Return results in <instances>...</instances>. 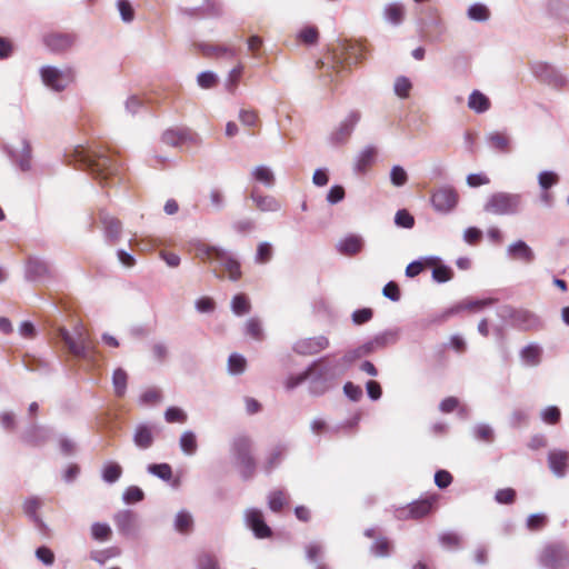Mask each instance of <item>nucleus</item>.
Wrapping results in <instances>:
<instances>
[{"mask_svg":"<svg viewBox=\"0 0 569 569\" xmlns=\"http://www.w3.org/2000/svg\"><path fill=\"white\" fill-rule=\"evenodd\" d=\"M253 442L249 436H236L230 445V453L243 480L251 479L256 473L257 462L252 456Z\"/></svg>","mask_w":569,"mask_h":569,"instance_id":"nucleus-3","label":"nucleus"},{"mask_svg":"<svg viewBox=\"0 0 569 569\" xmlns=\"http://www.w3.org/2000/svg\"><path fill=\"white\" fill-rule=\"evenodd\" d=\"M114 525L118 531L127 537L133 536L138 530L139 517L129 509L120 510L113 516Z\"/></svg>","mask_w":569,"mask_h":569,"instance_id":"nucleus-19","label":"nucleus"},{"mask_svg":"<svg viewBox=\"0 0 569 569\" xmlns=\"http://www.w3.org/2000/svg\"><path fill=\"white\" fill-rule=\"evenodd\" d=\"M133 442L140 449H148L153 443L152 427L147 423H140L136 427L133 433Z\"/></svg>","mask_w":569,"mask_h":569,"instance_id":"nucleus-26","label":"nucleus"},{"mask_svg":"<svg viewBox=\"0 0 569 569\" xmlns=\"http://www.w3.org/2000/svg\"><path fill=\"white\" fill-rule=\"evenodd\" d=\"M523 209L521 193L498 191L490 194L483 204V211L495 216H515Z\"/></svg>","mask_w":569,"mask_h":569,"instance_id":"nucleus-4","label":"nucleus"},{"mask_svg":"<svg viewBox=\"0 0 569 569\" xmlns=\"http://www.w3.org/2000/svg\"><path fill=\"white\" fill-rule=\"evenodd\" d=\"M467 16L472 21L486 22L490 18V11L483 3L476 2L468 8Z\"/></svg>","mask_w":569,"mask_h":569,"instance_id":"nucleus-40","label":"nucleus"},{"mask_svg":"<svg viewBox=\"0 0 569 569\" xmlns=\"http://www.w3.org/2000/svg\"><path fill=\"white\" fill-rule=\"evenodd\" d=\"M287 446L282 443L277 445L274 448H272L266 459L263 470L267 473H270L276 467H278L281 463L283 457L287 453Z\"/></svg>","mask_w":569,"mask_h":569,"instance_id":"nucleus-31","label":"nucleus"},{"mask_svg":"<svg viewBox=\"0 0 569 569\" xmlns=\"http://www.w3.org/2000/svg\"><path fill=\"white\" fill-rule=\"evenodd\" d=\"M411 88H412V83L409 78H407L405 76H399L396 78L395 84H393V91L399 98H401V99L408 98Z\"/></svg>","mask_w":569,"mask_h":569,"instance_id":"nucleus-48","label":"nucleus"},{"mask_svg":"<svg viewBox=\"0 0 569 569\" xmlns=\"http://www.w3.org/2000/svg\"><path fill=\"white\" fill-rule=\"evenodd\" d=\"M501 318L509 320L510 325L521 331H537L543 328L542 319L527 309H516L505 306L500 310Z\"/></svg>","mask_w":569,"mask_h":569,"instance_id":"nucleus-5","label":"nucleus"},{"mask_svg":"<svg viewBox=\"0 0 569 569\" xmlns=\"http://www.w3.org/2000/svg\"><path fill=\"white\" fill-rule=\"evenodd\" d=\"M360 118L361 113L359 111L352 110L349 112V114L341 121L338 128L333 130L329 136L330 143L333 146L346 143L353 132Z\"/></svg>","mask_w":569,"mask_h":569,"instance_id":"nucleus-12","label":"nucleus"},{"mask_svg":"<svg viewBox=\"0 0 569 569\" xmlns=\"http://www.w3.org/2000/svg\"><path fill=\"white\" fill-rule=\"evenodd\" d=\"M51 437V429L37 423H31L21 433V441L31 447L43 446Z\"/></svg>","mask_w":569,"mask_h":569,"instance_id":"nucleus-18","label":"nucleus"},{"mask_svg":"<svg viewBox=\"0 0 569 569\" xmlns=\"http://www.w3.org/2000/svg\"><path fill=\"white\" fill-rule=\"evenodd\" d=\"M385 19L391 24L398 26L403 20V7L400 3L393 2L385 7Z\"/></svg>","mask_w":569,"mask_h":569,"instance_id":"nucleus-36","label":"nucleus"},{"mask_svg":"<svg viewBox=\"0 0 569 569\" xmlns=\"http://www.w3.org/2000/svg\"><path fill=\"white\" fill-rule=\"evenodd\" d=\"M430 202L437 213L448 214L458 206L459 194L452 186L445 184L431 192Z\"/></svg>","mask_w":569,"mask_h":569,"instance_id":"nucleus-9","label":"nucleus"},{"mask_svg":"<svg viewBox=\"0 0 569 569\" xmlns=\"http://www.w3.org/2000/svg\"><path fill=\"white\" fill-rule=\"evenodd\" d=\"M179 446L184 455L193 456L198 449L196 433L191 430L183 431L179 439Z\"/></svg>","mask_w":569,"mask_h":569,"instance_id":"nucleus-34","label":"nucleus"},{"mask_svg":"<svg viewBox=\"0 0 569 569\" xmlns=\"http://www.w3.org/2000/svg\"><path fill=\"white\" fill-rule=\"evenodd\" d=\"M372 317L373 311L371 308L357 309L351 315L352 322L357 326L369 322L372 319Z\"/></svg>","mask_w":569,"mask_h":569,"instance_id":"nucleus-63","label":"nucleus"},{"mask_svg":"<svg viewBox=\"0 0 569 569\" xmlns=\"http://www.w3.org/2000/svg\"><path fill=\"white\" fill-rule=\"evenodd\" d=\"M117 8L124 22H131L134 19V10L128 0H118Z\"/></svg>","mask_w":569,"mask_h":569,"instance_id":"nucleus-62","label":"nucleus"},{"mask_svg":"<svg viewBox=\"0 0 569 569\" xmlns=\"http://www.w3.org/2000/svg\"><path fill=\"white\" fill-rule=\"evenodd\" d=\"M100 221L103 226L107 240L110 242L119 240L122 230L120 220L110 216L106 211H100Z\"/></svg>","mask_w":569,"mask_h":569,"instance_id":"nucleus-24","label":"nucleus"},{"mask_svg":"<svg viewBox=\"0 0 569 569\" xmlns=\"http://www.w3.org/2000/svg\"><path fill=\"white\" fill-rule=\"evenodd\" d=\"M24 276L28 281L43 282L52 278V270L47 261L30 257L26 263Z\"/></svg>","mask_w":569,"mask_h":569,"instance_id":"nucleus-13","label":"nucleus"},{"mask_svg":"<svg viewBox=\"0 0 569 569\" xmlns=\"http://www.w3.org/2000/svg\"><path fill=\"white\" fill-rule=\"evenodd\" d=\"M329 345V339L326 336H317L296 341L292 349L301 356H313L326 350Z\"/></svg>","mask_w":569,"mask_h":569,"instance_id":"nucleus-15","label":"nucleus"},{"mask_svg":"<svg viewBox=\"0 0 569 569\" xmlns=\"http://www.w3.org/2000/svg\"><path fill=\"white\" fill-rule=\"evenodd\" d=\"M78 41L74 32H51L43 37V44L53 53H63L70 50Z\"/></svg>","mask_w":569,"mask_h":569,"instance_id":"nucleus-11","label":"nucleus"},{"mask_svg":"<svg viewBox=\"0 0 569 569\" xmlns=\"http://www.w3.org/2000/svg\"><path fill=\"white\" fill-rule=\"evenodd\" d=\"M493 302H495L493 299H482V300L465 299V300L457 302L452 307L446 309L442 313V318L448 319V318H450L455 315H458L462 311H478L487 306L492 305Z\"/></svg>","mask_w":569,"mask_h":569,"instance_id":"nucleus-21","label":"nucleus"},{"mask_svg":"<svg viewBox=\"0 0 569 569\" xmlns=\"http://www.w3.org/2000/svg\"><path fill=\"white\" fill-rule=\"evenodd\" d=\"M120 555V549L117 547H110L104 550L93 551L91 552L90 558L104 565L109 559L114 558Z\"/></svg>","mask_w":569,"mask_h":569,"instance_id":"nucleus-51","label":"nucleus"},{"mask_svg":"<svg viewBox=\"0 0 569 569\" xmlns=\"http://www.w3.org/2000/svg\"><path fill=\"white\" fill-rule=\"evenodd\" d=\"M475 439L485 442H492L495 438L493 429L487 423H477L472 428Z\"/></svg>","mask_w":569,"mask_h":569,"instance_id":"nucleus-46","label":"nucleus"},{"mask_svg":"<svg viewBox=\"0 0 569 569\" xmlns=\"http://www.w3.org/2000/svg\"><path fill=\"white\" fill-rule=\"evenodd\" d=\"M68 158L70 162L73 161L79 167L89 170L97 179L101 180L116 176L120 169V163L103 151L78 147Z\"/></svg>","mask_w":569,"mask_h":569,"instance_id":"nucleus-1","label":"nucleus"},{"mask_svg":"<svg viewBox=\"0 0 569 569\" xmlns=\"http://www.w3.org/2000/svg\"><path fill=\"white\" fill-rule=\"evenodd\" d=\"M247 361L240 353H231L228 359V369L231 375H240L246 370Z\"/></svg>","mask_w":569,"mask_h":569,"instance_id":"nucleus-49","label":"nucleus"},{"mask_svg":"<svg viewBox=\"0 0 569 569\" xmlns=\"http://www.w3.org/2000/svg\"><path fill=\"white\" fill-rule=\"evenodd\" d=\"M400 333H401L400 328L387 329V330L373 336L375 343H376V346L379 347V349H383L389 346H393L399 341Z\"/></svg>","mask_w":569,"mask_h":569,"instance_id":"nucleus-29","label":"nucleus"},{"mask_svg":"<svg viewBox=\"0 0 569 569\" xmlns=\"http://www.w3.org/2000/svg\"><path fill=\"white\" fill-rule=\"evenodd\" d=\"M286 503V497L283 491L276 490L268 496V506L273 512H279Z\"/></svg>","mask_w":569,"mask_h":569,"instance_id":"nucleus-58","label":"nucleus"},{"mask_svg":"<svg viewBox=\"0 0 569 569\" xmlns=\"http://www.w3.org/2000/svg\"><path fill=\"white\" fill-rule=\"evenodd\" d=\"M560 418L561 411L556 406H549L541 411V419L548 425H557Z\"/></svg>","mask_w":569,"mask_h":569,"instance_id":"nucleus-60","label":"nucleus"},{"mask_svg":"<svg viewBox=\"0 0 569 569\" xmlns=\"http://www.w3.org/2000/svg\"><path fill=\"white\" fill-rule=\"evenodd\" d=\"M362 357L363 356L360 351V348L357 347L355 349L347 351L340 359H337V360L340 363L343 372H346L356 360H358Z\"/></svg>","mask_w":569,"mask_h":569,"instance_id":"nucleus-53","label":"nucleus"},{"mask_svg":"<svg viewBox=\"0 0 569 569\" xmlns=\"http://www.w3.org/2000/svg\"><path fill=\"white\" fill-rule=\"evenodd\" d=\"M147 470L163 481H169L172 478V468L169 463H151L147 467Z\"/></svg>","mask_w":569,"mask_h":569,"instance_id":"nucleus-45","label":"nucleus"},{"mask_svg":"<svg viewBox=\"0 0 569 569\" xmlns=\"http://www.w3.org/2000/svg\"><path fill=\"white\" fill-rule=\"evenodd\" d=\"M193 528V519L189 511L180 510L174 518V529L180 533H189Z\"/></svg>","mask_w":569,"mask_h":569,"instance_id":"nucleus-37","label":"nucleus"},{"mask_svg":"<svg viewBox=\"0 0 569 569\" xmlns=\"http://www.w3.org/2000/svg\"><path fill=\"white\" fill-rule=\"evenodd\" d=\"M390 181L395 187H402L408 182L407 171L399 164L391 168Z\"/></svg>","mask_w":569,"mask_h":569,"instance_id":"nucleus-57","label":"nucleus"},{"mask_svg":"<svg viewBox=\"0 0 569 569\" xmlns=\"http://www.w3.org/2000/svg\"><path fill=\"white\" fill-rule=\"evenodd\" d=\"M198 251L202 258L219 262L229 272V278L232 281H237L241 277L240 263L229 251L208 244L199 246Z\"/></svg>","mask_w":569,"mask_h":569,"instance_id":"nucleus-6","label":"nucleus"},{"mask_svg":"<svg viewBox=\"0 0 569 569\" xmlns=\"http://www.w3.org/2000/svg\"><path fill=\"white\" fill-rule=\"evenodd\" d=\"M342 50L343 62L349 66L358 63L363 57L362 47L358 43L343 44Z\"/></svg>","mask_w":569,"mask_h":569,"instance_id":"nucleus-35","label":"nucleus"},{"mask_svg":"<svg viewBox=\"0 0 569 569\" xmlns=\"http://www.w3.org/2000/svg\"><path fill=\"white\" fill-rule=\"evenodd\" d=\"M197 569H220V565L216 556L203 552L197 558Z\"/></svg>","mask_w":569,"mask_h":569,"instance_id":"nucleus-52","label":"nucleus"},{"mask_svg":"<svg viewBox=\"0 0 569 569\" xmlns=\"http://www.w3.org/2000/svg\"><path fill=\"white\" fill-rule=\"evenodd\" d=\"M22 149L21 152L18 154V152L9 144H4L2 147L3 152L8 156V158L17 164V167L21 171H29L31 169V158H32V150L30 142L22 138L21 140Z\"/></svg>","mask_w":569,"mask_h":569,"instance_id":"nucleus-16","label":"nucleus"},{"mask_svg":"<svg viewBox=\"0 0 569 569\" xmlns=\"http://www.w3.org/2000/svg\"><path fill=\"white\" fill-rule=\"evenodd\" d=\"M376 158V148L367 146L357 156L353 170L357 173H365L367 169L373 163Z\"/></svg>","mask_w":569,"mask_h":569,"instance_id":"nucleus-28","label":"nucleus"},{"mask_svg":"<svg viewBox=\"0 0 569 569\" xmlns=\"http://www.w3.org/2000/svg\"><path fill=\"white\" fill-rule=\"evenodd\" d=\"M122 475V468L116 462H108L103 466L101 477L107 483L117 482Z\"/></svg>","mask_w":569,"mask_h":569,"instance_id":"nucleus-43","label":"nucleus"},{"mask_svg":"<svg viewBox=\"0 0 569 569\" xmlns=\"http://www.w3.org/2000/svg\"><path fill=\"white\" fill-rule=\"evenodd\" d=\"M164 419L169 423L186 422L187 413L178 407H169L164 412Z\"/></svg>","mask_w":569,"mask_h":569,"instance_id":"nucleus-64","label":"nucleus"},{"mask_svg":"<svg viewBox=\"0 0 569 569\" xmlns=\"http://www.w3.org/2000/svg\"><path fill=\"white\" fill-rule=\"evenodd\" d=\"M487 141L489 146L500 152L509 151V138L500 132H492L488 136Z\"/></svg>","mask_w":569,"mask_h":569,"instance_id":"nucleus-44","label":"nucleus"},{"mask_svg":"<svg viewBox=\"0 0 569 569\" xmlns=\"http://www.w3.org/2000/svg\"><path fill=\"white\" fill-rule=\"evenodd\" d=\"M453 276L452 269L447 264H436L432 269V279L438 283H445L451 280Z\"/></svg>","mask_w":569,"mask_h":569,"instance_id":"nucleus-50","label":"nucleus"},{"mask_svg":"<svg viewBox=\"0 0 569 569\" xmlns=\"http://www.w3.org/2000/svg\"><path fill=\"white\" fill-rule=\"evenodd\" d=\"M490 100L479 90H473L468 98V107L476 113H483L490 109Z\"/></svg>","mask_w":569,"mask_h":569,"instance_id":"nucleus-30","label":"nucleus"},{"mask_svg":"<svg viewBox=\"0 0 569 569\" xmlns=\"http://www.w3.org/2000/svg\"><path fill=\"white\" fill-rule=\"evenodd\" d=\"M538 562L545 569H567L569 567V549L561 542L549 543L540 551Z\"/></svg>","mask_w":569,"mask_h":569,"instance_id":"nucleus-7","label":"nucleus"},{"mask_svg":"<svg viewBox=\"0 0 569 569\" xmlns=\"http://www.w3.org/2000/svg\"><path fill=\"white\" fill-rule=\"evenodd\" d=\"M74 74V70L70 67L60 70L53 66H43L40 69L42 82L57 92L63 91L68 87V83L73 81Z\"/></svg>","mask_w":569,"mask_h":569,"instance_id":"nucleus-10","label":"nucleus"},{"mask_svg":"<svg viewBox=\"0 0 569 569\" xmlns=\"http://www.w3.org/2000/svg\"><path fill=\"white\" fill-rule=\"evenodd\" d=\"M128 375L122 368H118L112 375V385L117 397H123L127 391Z\"/></svg>","mask_w":569,"mask_h":569,"instance_id":"nucleus-42","label":"nucleus"},{"mask_svg":"<svg viewBox=\"0 0 569 569\" xmlns=\"http://www.w3.org/2000/svg\"><path fill=\"white\" fill-rule=\"evenodd\" d=\"M307 368L310 370L309 392L316 397L328 392L335 380L345 373L338 360L330 356L318 358Z\"/></svg>","mask_w":569,"mask_h":569,"instance_id":"nucleus-2","label":"nucleus"},{"mask_svg":"<svg viewBox=\"0 0 569 569\" xmlns=\"http://www.w3.org/2000/svg\"><path fill=\"white\" fill-rule=\"evenodd\" d=\"M59 336L68 347L69 351L78 358L87 359L90 353V339L88 333L81 326H77L73 333H70L67 329L61 328Z\"/></svg>","mask_w":569,"mask_h":569,"instance_id":"nucleus-8","label":"nucleus"},{"mask_svg":"<svg viewBox=\"0 0 569 569\" xmlns=\"http://www.w3.org/2000/svg\"><path fill=\"white\" fill-rule=\"evenodd\" d=\"M439 542L447 548H459L461 538L453 531H446L439 536Z\"/></svg>","mask_w":569,"mask_h":569,"instance_id":"nucleus-61","label":"nucleus"},{"mask_svg":"<svg viewBox=\"0 0 569 569\" xmlns=\"http://www.w3.org/2000/svg\"><path fill=\"white\" fill-rule=\"evenodd\" d=\"M231 310L237 316H243L250 311V302L244 295H236L231 300Z\"/></svg>","mask_w":569,"mask_h":569,"instance_id":"nucleus-47","label":"nucleus"},{"mask_svg":"<svg viewBox=\"0 0 569 569\" xmlns=\"http://www.w3.org/2000/svg\"><path fill=\"white\" fill-rule=\"evenodd\" d=\"M161 140L167 146L180 147L184 143H193L196 134L188 128H170L162 133Z\"/></svg>","mask_w":569,"mask_h":569,"instance_id":"nucleus-20","label":"nucleus"},{"mask_svg":"<svg viewBox=\"0 0 569 569\" xmlns=\"http://www.w3.org/2000/svg\"><path fill=\"white\" fill-rule=\"evenodd\" d=\"M244 521L258 539L270 538L272 536L271 528L266 523L261 510L249 508L244 512Z\"/></svg>","mask_w":569,"mask_h":569,"instance_id":"nucleus-14","label":"nucleus"},{"mask_svg":"<svg viewBox=\"0 0 569 569\" xmlns=\"http://www.w3.org/2000/svg\"><path fill=\"white\" fill-rule=\"evenodd\" d=\"M391 551L392 545L390 540L386 537L377 538L370 547V552L379 558L389 557L391 555Z\"/></svg>","mask_w":569,"mask_h":569,"instance_id":"nucleus-38","label":"nucleus"},{"mask_svg":"<svg viewBox=\"0 0 569 569\" xmlns=\"http://www.w3.org/2000/svg\"><path fill=\"white\" fill-rule=\"evenodd\" d=\"M92 538L99 541L107 540L111 535V529L108 523L94 522L91 526Z\"/></svg>","mask_w":569,"mask_h":569,"instance_id":"nucleus-59","label":"nucleus"},{"mask_svg":"<svg viewBox=\"0 0 569 569\" xmlns=\"http://www.w3.org/2000/svg\"><path fill=\"white\" fill-rule=\"evenodd\" d=\"M520 357L527 365L537 366L540 362L541 348L538 345L530 343L522 348Z\"/></svg>","mask_w":569,"mask_h":569,"instance_id":"nucleus-39","label":"nucleus"},{"mask_svg":"<svg viewBox=\"0 0 569 569\" xmlns=\"http://www.w3.org/2000/svg\"><path fill=\"white\" fill-rule=\"evenodd\" d=\"M250 198L262 212H276L281 209V203L273 196H263L252 190Z\"/></svg>","mask_w":569,"mask_h":569,"instance_id":"nucleus-27","label":"nucleus"},{"mask_svg":"<svg viewBox=\"0 0 569 569\" xmlns=\"http://www.w3.org/2000/svg\"><path fill=\"white\" fill-rule=\"evenodd\" d=\"M337 250L346 256H355L361 251L363 240L357 234H349L337 243Z\"/></svg>","mask_w":569,"mask_h":569,"instance_id":"nucleus-25","label":"nucleus"},{"mask_svg":"<svg viewBox=\"0 0 569 569\" xmlns=\"http://www.w3.org/2000/svg\"><path fill=\"white\" fill-rule=\"evenodd\" d=\"M569 455L562 450H552L548 453V465L552 473L562 478L568 467Z\"/></svg>","mask_w":569,"mask_h":569,"instance_id":"nucleus-23","label":"nucleus"},{"mask_svg":"<svg viewBox=\"0 0 569 569\" xmlns=\"http://www.w3.org/2000/svg\"><path fill=\"white\" fill-rule=\"evenodd\" d=\"M433 502L435 499L430 498L411 502L408 507L409 516L413 519H420L427 516L431 511Z\"/></svg>","mask_w":569,"mask_h":569,"instance_id":"nucleus-32","label":"nucleus"},{"mask_svg":"<svg viewBox=\"0 0 569 569\" xmlns=\"http://www.w3.org/2000/svg\"><path fill=\"white\" fill-rule=\"evenodd\" d=\"M533 73L542 82L555 88L560 89L567 84V78L550 64L537 63L533 67Z\"/></svg>","mask_w":569,"mask_h":569,"instance_id":"nucleus-17","label":"nucleus"},{"mask_svg":"<svg viewBox=\"0 0 569 569\" xmlns=\"http://www.w3.org/2000/svg\"><path fill=\"white\" fill-rule=\"evenodd\" d=\"M41 507V501L37 497H30L23 502L24 513L39 527L44 528V522L40 519L37 511Z\"/></svg>","mask_w":569,"mask_h":569,"instance_id":"nucleus-33","label":"nucleus"},{"mask_svg":"<svg viewBox=\"0 0 569 569\" xmlns=\"http://www.w3.org/2000/svg\"><path fill=\"white\" fill-rule=\"evenodd\" d=\"M253 179L270 188L274 184V174L267 166H257L251 172Z\"/></svg>","mask_w":569,"mask_h":569,"instance_id":"nucleus-41","label":"nucleus"},{"mask_svg":"<svg viewBox=\"0 0 569 569\" xmlns=\"http://www.w3.org/2000/svg\"><path fill=\"white\" fill-rule=\"evenodd\" d=\"M559 181V177L556 172L545 170L541 171L538 176V183L542 190H548L552 186L557 184Z\"/></svg>","mask_w":569,"mask_h":569,"instance_id":"nucleus-56","label":"nucleus"},{"mask_svg":"<svg viewBox=\"0 0 569 569\" xmlns=\"http://www.w3.org/2000/svg\"><path fill=\"white\" fill-rule=\"evenodd\" d=\"M396 226L405 229H411L415 226L413 216L406 209H400L395 214Z\"/></svg>","mask_w":569,"mask_h":569,"instance_id":"nucleus-54","label":"nucleus"},{"mask_svg":"<svg viewBox=\"0 0 569 569\" xmlns=\"http://www.w3.org/2000/svg\"><path fill=\"white\" fill-rule=\"evenodd\" d=\"M307 380L310 381V370L308 368L298 375L289 376L284 381V387L288 391H291Z\"/></svg>","mask_w":569,"mask_h":569,"instance_id":"nucleus-55","label":"nucleus"},{"mask_svg":"<svg viewBox=\"0 0 569 569\" xmlns=\"http://www.w3.org/2000/svg\"><path fill=\"white\" fill-rule=\"evenodd\" d=\"M507 256L513 260H520L525 263H531L536 259V254L531 247L523 240H517L508 246Z\"/></svg>","mask_w":569,"mask_h":569,"instance_id":"nucleus-22","label":"nucleus"}]
</instances>
